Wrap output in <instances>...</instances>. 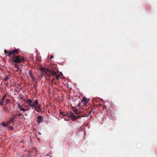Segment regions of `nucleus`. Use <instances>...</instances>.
<instances>
[{
    "instance_id": "1",
    "label": "nucleus",
    "mask_w": 157,
    "mask_h": 157,
    "mask_svg": "<svg viewBox=\"0 0 157 157\" xmlns=\"http://www.w3.org/2000/svg\"><path fill=\"white\" fill-rule=\"evenodd\" d=\"M40 71L44 72V76H47L49 78L51 76V75L52 76H55L56 80H59V74H57L56 72L55 71L52 69H50L48 68H44L42 67H40Z\"/></svg>"
},
{
    "instance_id": "2",
    "label": "nucleus",
    "mask_w": 157,
    "mask_h": 157,
    "mask_svg": "<svg viewBox=\"0 0 157 157\" xmlns=\"http://www.w3.org/2000/svg\"><path fill=\"white\" fill-rule=\"evenodd\" d=\"M26 104L29 106H31L32 109L36 110L38 112H42L41 109L40 105L38 104L37 100H36L34 101H33L31 99H27L26 101Z\"/></svg>"
},
{
    "instance_id": "3",
    "label": "nucleus",
    "mask_w": 157,
    "mask_h": 157,
    "mask_svg": "<svg viewBox=\"0 0 157 157\" xmlns=\"http://www.w3.org/2000/svg\"><path fill=\"white\" fill-rule=\"evenodd\" d=\"M10 60L14 63V66L17 67V63L24 62V59L21 56H12L10 57Z\"/></svg>"
},
{
    "instance_id": "4",
    "label": "nucleus",
    "mask_w": 157,
    "mask_h": 157,
    "mask_svg": "<svg viewBox=\"0 0 157 157\" xmlns=\"http://www.w3.org/2000/svg\"><path fill=\"white\" fill-rule=\"evenodd\" d=\"M19 51L18 49H15L11 51H8L6 50L4 51V52L6 56L8 57H10L11 56H16L15 55L17 54L18 53Z\"/></svg>"
},
{
    "instance_id": "5",
    "label": "nucleus",
    "mask_w": 157,
    "mask_h": 157,
    "mask_svg": "<svg viewBox=\"0 0 157 157\" xmlns=\"http://www.w3.org/2000/svg\"><path fill=\"white\" fill-rule=\"evenodd\" d=\"M67 114L69 115V116L71 117L72 119L73 120H75L78 119L79 117L78 115L75 116L74 115V114L71 112H69L67 113Z\"/></svg>"
},
{
    "instance_id": "6",
    "label": "nucleus",
    "mask_w": 157,
    "mask_h": 157,
    "mask_svg": "<svg viewBox=\"0 0 157 157\" xmlns=\"http://www.w3.org/2000/svg\"><path fill=\"white\" fill-rule=\"evenodd\" d=\"M25 107H26V108L24 109L22 107L21 105H18V109H20V110L24 112L25 111L29 110L30 109V108H29V107H30V106H29V105L28 106H26Z\"/></svg>"
},
{
    "instance_id": "7",
    "label": "nucleus",
    "mask_w": 157,
    "mask_h": 157,
    "mask_svg": "<svg viewBox=\"0 0 157 157\" xmlns=\"http://www.w3.org/2000/svg\"><path fill=\"white\" fill-rule=\"evenodd\" d=\"M37 123L38 124L41 123L43 121V117L41 115L37 117Z\"/></svg>"
},
{
    "instance_id": "8",
    "label": "nucleus",
    "mask_w": 157,
    "mask_h": 157,
    "mask_svg": "<svg viewBox=\"0 0 157 157\" xmlns=\"http://www.w3.org/2000/svg\"><path fill=\"white\" fill-rule=\"evenodd\" d=\"M17 115H13V117H11V119H10V120L7 122V125H9L11 123H13V120H14L15 118H16V116Z\"/></svg>"
},
{
    "instance_id": "9",
    "label": "nucleus",
    "mask_w": 157,
    "mask_h": 157,
    "mask_svg": "<svg viewBox=\"0 0 157 157\" xmlns=\"http://www.w3.org/2000/svg\"><path fill=\"white\" fill-rule=\"evenodd\" d=\"M6 97V94H5L1 98V100L0 101V106H2L4 105V100H5Z\"/></svg>"
},
{
    "instance_id": "10",
    "label": "nucleus",
    "mask_w": 157,
    "mask_h": 157,
    "mask_svg": "<svg viewBox=\"0 0 157 157\" xmlns=\"http://www.w3.org/2000/svg\"><path fill=\"white\" fill-rule=\"evenodd\" d=\"M87 101L88 100L87 98H84L81 101V103H83L85 106H86L87 104Z\"/></svg>"
},
{
    "instance_id": "11",
    "label": "nucleus",
    "mask_w": 157,
    "mask_h": 157,
    "mask_svg": "<svg viewBox=\"0 0 157 157\" xmlns=\"http://www.w3.org/2000/svg\"><path fill=\"white\" fill-rule=\"evenodd\" d=\"M3 111L5 114H7L10 113V109H8L7 107L5 106L3 108Z\"/></svg>"
},
{
    "instance_id": "12",
    "label": "nucleus",
    "mask_w": 157,
    "mask_h": 157,
    "mask_svg": "<svg viewBox=\"0 0 157 157\" xmlns=\"http://www.w3.org/2000/svg\"><path fill=\"white\" fill-rule=\"evenodd\" d=\"M10 99H6V101L5 102V105H7L10 102Z\"/></svg>"
},
{
    "instance_id": "13",
    "label": "nucleus",
    "mask_w": 157,
    "mask_h": 157,
    "mask_svg": "<svg viewBox=\"0 0 157 157\" xmlns=\"http://www.w3.org/2000/svg\"><path fill=\"white\" fill-rule=\"evenodd\" d=\"M1 125H2V126L4 127H7V126L9 125H7V124H6L3 121H2V123H1Z\"/></svg>"
},
{
    "instance_id": "14",
    "label": "nucleus",
    "mask_w": 157,
    "mask_h": 157,
    "mask_svg": "<svg viewBox=\"0 0 157 157\" xmlns=\"http://www.w3.org/2000/svg\"><path fill=\"white\" fill-rule=\"evenodd\" d=\"M73 111H74V112H75V114H78V113L79 112V111H78V110L75 109V108H74V109H73Z\"/></svg>"
},
{
    "instance_id": "15",
    "label": "nucleus",
    "mask_w": 157,
    "mask_h": 157,
    "mask_svg": "<svg viewBox=\"0 0 157 157\" xmlns=\"http://www.w3.org/2000/svg\"><path fill=\"white\" fill-rule=\"evenodd\" d=\"M29 75H30V76H33V74L32 73V70L29 71Z\"/></svg>"
},
{
    "instance_id": "16",
    "label": "nucleus",
    "mask_w": 157,
    "mask_h": 157,
    "mask_svg": "<svg viewBox=\"0 0 157 157\" xmlns=\"http://www.w3.org/2000/svg\"><path fill=\"white\" fill-rule=\"evenodd\" d=\"M59 114H60L63 115L64 116H66V113L62 112H59Z\"/></svg>"
},
{
    "instance_id": "17",
    "label": "nucleus",
    "mask_w": 157,
    "mask_h": 157,
    "mask_svg": "<svg viewBox=\"0 0 157 157\" xmlns=\"http://www.w3.org/2000/svg\"><path fill=\"white\" fill-rule=\"evenodd\" d=\"M14 115H16V117L17 116H22V117H23V115L22 114H21V113H19L18 114H15Z\"/></svg>"
},
{
    "instance_id": "18",
    "label": "nucleus",
    "mask_w": 157,
    "mask_h": 157,
    "mask_svg": "<svg viewBox=\"0 0 157 157\" xmlns=\"http://www.w3.org/2000/svg\"><path fill=\"white\" fill-rule=\"evenodd\" d=\"M9 79L8 77H6L5 78H4V81H7Z\"/></svg>"
},
{
    "instance_id": "19",
    "label": "nucleus",
    "mask_w": 157,
    "mask_h": 157,
    "mask_svg": "<svg viewBox=\"0 0 157 157\" xmlns=\"http://www.w3.org/2000/svg\"><path fill=\"white\" fill-rule=\"evenodd\" d=\"M31 77L32 79H33V81H34V76H30Z\"/></svg>"
},
{
    "instance_id": "20",
    "label": "nucleus",
    "mask_w": 157,
    "mask_h": 157,
    "mask_svg": "<svg viewBox=\"0 0 157 157\" xmlns=\"http://www.w3.org/2000/svg\"><path fill=\"white\" fill-rule=\"evenodd\" d=\"M9 128L11 130H12L13 129V128L11 126H10L9 127Z\"/></svg>"
},
{
    "instance_id": "21",
    "label": "nucleus",
    "mask_w": 157,
    "mask_h": 157,
    "mask_svg": "<svg viewBox=\"0 0 157 157\" xmlns=\"http://www.w3.org/2000/svg\"><path fill=\"white\" fill-rule=\"evenodd\" d=\"M17 67V70H16V71H18L19 70V68L18 67Z\"/></svg>"
},
{
    "instance_id": "22",
    "label": "nucleus",
    "mask_w": 157,
    "mask_h": 157,
    "mask_svg": "<svg viewBox=\"0 0 157 157\" xmlns=\"http://www.w3.org/2000/svg\"><path fill=\"white\" fill-rule=\"evenodd\" d=\"M36 86H37L36 84L34 85V87L35 88Z\"/></svg>"
},
{
    "instance_id": "23",
    "label": "nucleus",
    "mask_w": 157,
    "mask_h": 157,
    "mask_svg": "<svg viewBox=\"0 0 157 157\" xmlns=\"http://www.w3.org/2000/svg\"><path fill=\"white\" fill-rule=\"evenodd\" d=\"M91 113V111H90V112L88 113V116H89Z\"/></svg>"
},
{
    "instance_id": "24",
    "label": "nucleus",
    "mask_w": 157,
    "mask_h": 157,
    "mask_svg": "<svg viewBox=\"0 0 157 157\" xmlns=\"http://www.w3.org/2000/svg\"><path fill=\"white\" fill-rule=\"evenodd\" d=\"M21 70H20V71H19V73L20 74V73H21Z\"/></svg>"
},
{
    "instance_id": "25",
    "label": "nucleus",
    "mask_w": 157,
    "mask_h": 157,
    "mask_svg": "<svg viewBox=\"0 0 157 157\" xmlns=\"http://www.w3.org/2000/svg\"><path fill=\"white\" fill-rule=\"evenodd\" d=\"M24 115H25V116H27V113H25V114H24Z\"/></svg>"
},
{
    "instance_id": "26",
    "label": "nucleus",
    "mask_w": 157,
    "mask_h": 157,
    "mask_svg": "<svg viewBox=\"0 0 157 157\" xmlns=\"http://www.w3.org/2000/svg\"><path fill=\"white\" fill-rule=\"evenodd\" d=\"M53 57V56H51V58H52Z\"/></svg>"
},
{
    "instance_id": "27",
    "label": "nucleus",
    "mask_w": 157,
    "mask_h": 157,
    "mask_svg": "<svg viewBox=\"0 0 157 157\" xmlns=\"http://www.w3.org/2000/svg\"><path fill=\"white\" fill-rule=\"evenodd\" d=\"M54 80V78H53V80Z\"/></svg>"
}]
</instances>
